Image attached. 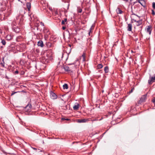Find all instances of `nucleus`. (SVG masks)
I'll use <instances>...</instances> for the list:
<instances>
[{
    "label": "nucleus",
    "mask_w": 155,
    "mask_h": 155,
    "mask_svg": "<svg viewBox=\"0 0 155 155\" xmlns=\"http://www.w3.org/2000/svg\"><path fill=\"white\" fill-rule=\"evenodd\" d=\"M33 148V149H34V150H36V148Z\"/></svg>",
    "instance_id": "obj_41"
},
{
    "label": "nucleus",
    "mask_w": 155,
    "mask_h": 155,
    "mask_svg": "<svg viewBox=\"0 0 155 155\" xmlns=\"http://www.w3.org/2000/svg\"><path fill=\"white\" fill-rule=\"evenodd\" d=\"M12 29L16 33L19 32L20 31L21 27L18 25L17 23L15 21H13L12 23Z\"/></svg>",
    "instance_id": "obj_1"
},
{
    "label": "nucleus",
    "mask_w": 155,
    "mask_h": 155,
    "mask_svg": "<svg viewBox=\"0 0 155 155\" xmlns=\"http://www.w3.org/2000/svg\"><path fill=\"white\" fill-rule=\"evenodd\" d=\"M134 90V88H132L131 89V90L129 91V94H130V93H131Z\"/></svg>",
    "instance_id": "obj_29"
},
{
    "label": "nucleus",
    "mask_w": 155,
    "mask_h": 155,
    "mask_svg": "<svg viewBox=\"0 0 155 155\" xmlns=\"http://www.w3.org/2000/svg\"><path fill=\"white\" fill-rule=\"evenodd\" d=\"M155 80V76L154 77H152L150 78L148 80V83L149 84H151L153 82H154Z\"/></svg>",
    "instance_id": "obj_8"
},
{
    "label": "nucleus",
    "mask_w": 155,
    "mask_h": 155,
    "mask_svg": "<svg viewBox=\"0 0 155 155\" xmlns=\"http://www.w3.org/2000/svg\"><path fill=\"white\" fill-rule=\"evenodd\" d=\"M140 28V29H139V31H140H140H141V30H142V26H141L140 27V28Z\"/></svg>",
    "instance_id": "obj_35"
},
{
    "label": "nucleus",
    "mask_w": 155,
    "mask_h": 155,
    "mask_svg": "<svg viewBox=\"0 0 155 155\" xmlns=\"http://www.w3.org/2000/svg\"><path fill=\"white\" fill-rule=\"evenodd\" d=\"M23 24V20L22 19H20V21L19 22L18 25L19 26L21 27V26Z\"/></svg>",
    "instance_id": "obj_21"
},
{
    "label": "nucleus",
    "mask_w": 155,
    "mask_h": 155,
    "mask_svg": "<svg viewBox=\"0 0 155 155\" xmlns=\"http://www.w3.org/2000/svg\"><path fill=\"white\" fill-rule=\"evenodd\" d=\"M132 25L131 24H129L127 26V30L129 31H131L132 30Z\"/></svg>",
    "instance_id": "obj_14"
},
{
    "label": "nucleus",
    "mask_w": 155,
    "mask_h": 155,
    "mask_svg": "<svg viewBox=\"0 0 155 155\" xmlns=\"http://www.w3.org/2000/svg\"><path fill=\"white\" fill-rule=\"evenodd\" d=\"M152 30V26L151 25L147 26L145 28V31L147 33H148L149 35H150Z\"/></svg>",
    "instance_id": "obj_2"
},
{
    "label": "nucleus",
    "mask_w": 155,
    "mask_h": 155,
    "mask_svg": "<svg viewBox=\"0 0 155 155\" xmlns=\"http://www.w3.org/2000/svg\"><path fill=\"white\" fill-rule=\"evenodd\" d=\"M104 71L105 73H107L109 72V68L108 66H106L104 68Z\"/></svg>",
    "instance_id": "obj_18"
},
{
    "label": "nucleus",
    "mask_w": 155,
    "mask_h": 155,
    "mask_svg": "<svg viewBox=\"0 0 155 155\" xmlns=\"http://www.w3.org/2000/svg\"><path fill=\"white\" fill-rule=\"evenodd\" d=\"M67 21V18H65L64 20H62L61 21L62 25H64L65 22Z\"/></svg>",
    "instance_id": "obj_20"
},
{
    "label": "nucleus",
    "mask_w": 155,
    "mask_h": 155,
    "mask_svg": "<svg viewBox=\"0 0 155 155\" xmlns=\"http://www.w3.org/2000/svg\"><path fill=\"white\" fill-rule=\"evenodd\" d=\"M64 89H67L68 88V86L67 84H65L63 86Z\"/></svg>",
    "instance_id": "obj_19"
},
{
    "label": "nucleus",
    "mask_w": 155,
    "mask_h": 155,
    "mask_svg": "<svg viewBox=\"0 0 155 155\" xmlns=\"http://www.w3.org/2000/svg\"><path fill=\"white\" fill-rule=\"evenodd\" d=\"M66 28V27H64V26H63L62 27V29H63V30H64Z\"/></svg>",
    "instance_id": "obj_36"
},
{
    "label": "nucleus",
    "mask_w": 155,
    "mask_h": 155,
    "mask_svg": "<svg viewBox=\"0 0 155 155\" xmlns=\"http://www.w3.org/2000/svg\"><path fill=\"white\" fill-rule=\"evenodd\" d=\"M31 108V104H28L25 107V110L28 112L30 111Z\"/></svg>",
    "instance_id": "obj_4"
},
{
    "label": "nucleus",
    "mask_w": 155,
    "mask_h": 155,
    "mask_svg": "<svg viewBox=\"0 0 155 155\" xmlns=\"http://www.w3.org/2000/svg\"><path fill=\"white\" fill-rule=\"evenodd\" d=\"M51 98L53 99H56L57 98V96L54 92H51L50 93Z\"/></svg>",
    "instance_id": "obj_5"
},
{
    "label": "nucleus",
    "mask_w": 155,
    "mask_h": 155,
    "mask_svg": "<svg viewBox=\"0 0 155 155\" xmlns=\"http://www.w3.org/2000/svg\"><path fill=\"white\" fill-rule=\"evenodd\" d=\"M40 24H41V25H42V26H44V23L43 22H41Z\"/></svg>",
    "instance_id": "obj_32"
},
{
    "label": "nucleus",
    "mask_w": 155,
    "mask_h": 155,
    "mask_svg": "<svg viewBox=\"0 0 155 155\" xmlns=\"http://www.w3.org/2000/svg\"><path fill=\"white\" fill-rule=\"evenodd\" d=\"M152 14L153 15H155V12H154V11L153 10H152Z\"/></svg>",
    "instance_id": "obj_31"
},
{
    "label": "nucleus",
    "mask_w": 155,
    "mask_h": 155,
    "mask_svg": "<svg viewBox=\"0 0 155 155\" xmlns=\"http://www.w3.org/2000/svg\"><path fill=\"white\" fill-rule=\"evenodd\" d=\"M18 71H16L15 72V74H18Z\"/></svg>",
    "instance_id": "obj_34"
},
{
    "label": "nucleus",
    "mask_w": 155,
    "mask_h": 155,
    "mask_svg": "<svg viewBox=\"0 0 155 155\" xmlns=\"http://www.w3.org/2000/svg\"><path fill=\"white\" fill-rule=\"evenodd\" d=\"M38 45L41 47H43V41H39L38 43Z\"/></svg>",
    "instance_id": "obj_12"
},
{
    "label": "nucleus",
    "mask_w": 155,
    "mask_h": 155,
    "mask_svg": "<svg viewBox=\"0 0 155 155\" xmlns=\"http://www.w3.org/2000/svg\"><path fill=\"white\" fill-rule=\"evenodd\" d=\"M62 120H65V119H64V118H62Z\"/></svg>",
    "instance_id": "obj_40"
},
{
    "label": "nucleus",
    "mask_w": 155,
    "mask_h": 155,
    "mask_svg": "<svg viewBox=\"0 0 155 155\" xmlns=\"http://www.w3.org/2000/svg\"><path fill=\"white\" fill-rule=\"evenodd\" d=\"M92 33V31L91 30H89V32L88 34L89 35V36H91V34Z\"/></svg>",
    "instance_id": "obj_28"
},
{
    "label": "nucleus",
    "mask_w": 155,
    "mask_h": 155,
    "mask_svg": "<svg viewBox=\"0 0 155 155\" xmlns=\"http://www.w3.org/2000/svg\"><path fill=\"white\" fill-rule=\"evenodd\" d=\"M147 96V94L143 95L140 98V101L138 102V103H141L142 102H144L146 99Z\"/></svg>",
    "instance_id": "obj_3"
},
{
    "label": "nucleus",
    "mask_w": 155,
    "mask_h": 155,
    "mask_svg": "<svg viewBox=\"0 0 155 155\" xmlns=\"http://www.w3.org/2000/svg\"><path fill=\"white\" fill-rule=\"evenodd\" d=\"M98 68L101 69L103 67V65L101 64H99L97 66Z\"/></svg>",
    "instance_id": "obj_24"
},
{
    "label": "nucleus",
    "mask_w": 155,
    "mask_h": 155,
    "mask_svg": "<svg viewBox=\"0 0 155 155\" xmlns=\"http://www.w3.org/2000/svg\"><path fill=\"white\" fill-rule=\"evenodd\" d=\"M152 7L153 9H155V2H153Z\"/></svg>",
    "instance_id": "obj_30"
},
{
    "label": "nucleus",
    "mask_w": 155,
    "mask_h": 155,
    "mask_svg": "<svg viewBox=\"0 0 155 155\" xmlns=\"http://www.w3.org/2000/svg\"><path fill=\"white\" fill-rule=\"evenodd\" d=\"M43 32L45 34V36H47L50 34L49 30L46 28H45L43 30Z\"/></svg>",
    "instance_id": "obj_7"
},
{
    "label": "nucleus",
    "mask_w": 155,
    "mask_h": 155,
    "mask_svg": "<svg viewBox=\"0 0 155 155\" xmlns=\"http://www.w3.org/2000/svg\"><path fill=\"white\" fill-rule=\"evenodd\" d=\"M22 39V37L21 36H19L17 37L16 38V40L17 41L19 42Z\"/></svg>",
    "instance_id": "obj_17"
},
{
    "label": "nucleus",
    "mask_w": 155,
    "mask_h": 155,
    "mask_svg": "<svg viewBox=\"0 0 155 155\" xmlns=\"http://www.w3.org/2000/svg\"><path fill=\"white\" fill-rule=\"evenodd\" d=\"M82 11V10L80 7H78L77 12L78 13H81Z\"/></svg>",
    "instance_id": "obj_25"
},
{
    "label": "nucleus",
    "mask_w": 155,
    "mask_h": 155,
    "mask_svg": "<svg viewBox=\"0 0 155 155\" xmlns=\"http://www.w3.org/2000/svg\"><path fill=\"white\" fill-rule=\"evenodd\" d=\"M116 11L117 14H121L122 13V11L119 8H117L116 9Z\"/></svg>",
    "instance_id": "obj_15"
},
{
    "label": "nucleus",
    "mask_w": 155,
    "mask_h": 155,
    "mask_svg": "<svg viewBox=\"0 0 155 155\" xmlns=\"http://www.w3.org/2000/svg\"><path fill=\"white\" fill-rule=\"evenodd\" d=\"M16 93V92L12 93L11 94V96L13 95L14 94H15V93Z\"/></svg>",
    "instance_id": "obj_33"
},
{
    "label": "nucleus",
    "mask_w": 155,
    "mask_h": 155,
    "mask_svg": "<svg viewBox=\"0 0 155 155\" xmlns=\"http://www.w3.org/2000/svg\"><path fill=\"white\" fill-rule=\"evenodd\" d=\"M1 43L3 45H5L6 44V42L5 40L3 39L2 40Z\"/></svg>",
    "instance_id": "obj_26"
},
{
    "label": "nucleus",
    "mask_w": 155,
    "mask_h": 155,
    "mask_svg": "<svg viewBox=\"0 0 155 155\" xmlns=\"http://www.w3.org/2000/svg\"><path fill=\"white\" fill-rule=\"evenodd\" d=\"M136 16H137V18H138V19H140V17H139V16H137V15H136Z\"/></svg>",
    "instance_id": "obj_39"
},
{
    "label": "nucleus",
    "mask_w": 155,
    "mask_h": 155,
    "mask_svg": "<svg viewBox=\"0 0 155 155\" xmlns=\"http://www.w3.org/2000/svg\"><path fill=\"white\" fill-rule=\"evenodd\" d=\"M81 57L83 58V61H85V54L84 53L82 55Z\"/></svg>",
    "instance_id": "obj_23"
},
{
    "label": "nucleus",
    "mask_w": 155,
    "mask_h": 155,
    "mask_svg": "<svg viewBox=\"0 0 155 155\" xmlns=\"http://www.w3.org/2000/svg\"><path fill=\"white\" fill-rule=\"evenodd\" d=\"M94 26L93 25L90 28V29H89V30H91L92 31V30L94 28Z\"/></svg>",
    "instance_id": "obj_27"
},
{
    "label": "nucleus",
    "mask_w": 155,
    "mask_h": 155,
    "mask_svg": "<svg viewBox=\"0 0 155 155\" xmlns=\"http://www.w3.org/2000/svg\"><path fill=\"white\" fill-rule=\"evenodd\" d=\"M133 6L132 7V12L133 13L130 16L131 18V21L132 22H136V20H135L133 18H134V16L135 15V14L133 13Z\"/></svg>",
    "instance_id": "obj_6"
},
{
    "label": "nucleus",
    "mask_w": 155,
    "mask_h": 155,
    "mask_svg": "<svg viewBox=\"0 0 155 155\" xmlns=\"http://www.w3.org/2000/svg\"><path fill=\"white\" fill-rule=\"evenodd\" d=\"M65 120H68V119H66Z\"/></svg>",
    "instance_id": "obj_43"
},
{
    "label": "nucleus",
    "mask_w": 155,
    "mask_h": 155,
    "mask_svg": "<svg viewBox=\"0 0 155 155\" xmlns=\"http://www.w3.org/2000/svg\"><path fill=\"white\" fill-rule=\"evenodd\" d=\"M138 2L143 7L145 5V3L144 0H138Z\"/></svg>",
    "instance_id": "obj_9"
},
{
    "label": "nucleus",
    "mask_w": 155,
    "mask_h": 155,
    "mask_svg": "<svg viewBox=\"0 0 155 155\" xmlns=\"http://www.w3.org/2000/svg\"><path fill=\"white\" fill-rule=\"evenodd\" d=\"M26 6L28 11H29L31 8V4L30 2H27L26 3Z\"/></svg>",
    "instance_id": "obj_13"
},
{
    "label": "nucleus",
    "mask_w": 155,
    "mask_h": 155,
    "mask_svg": "<svg viewBox=\"0 0 155 155\" xmlns=\"http://www.w3.org/2000/svg\"><path fill=\"white\" fill-rule=\"evenodd\" d=\"M79 104L78 103H76L73 107V109L75 110H77L79 108Z\"/></svg>",
    "instance_id": "obj_10"
},
{
    "label": "nucleus",
    "mask_w": 155,
    "mask_h": 155,
    "mask_svg": "<svg viewBox=\"0 0 155 155\" xmlns=\"http://www.w3.org/2000/svg\"><path fill=\"white\" fill-rule=\"evenodd\" d=\"M64 70L67 71H70L69 70V68L68 67L66 66L64 67Z\"/></svg>",
    "instance_id": "obj_22"
},
{
    "label": "nucleus",
    "mask_w": 155,
    "mask_h": 155,
    "mask_svg": "<svg viewBox=\"0 0 155 155\" xmlns=\"http://www.w3.org/2000/svg\"><path fill=\"white\" fill-rule=\"evenodd\" d=\"M16 19H18V17H17Z\"/></svg>",
    "instance_id": "obj_42"
},
{
    "label": "nucleus",
    "mask_w": 155,
    "mask_h": 155,
    "mask_svg": "<svg viewBox=\"0 0 155 155\" xmlns=\"http://www.w3.org/2000/svg\"><path fill=\"white\" fill-rule=\"evenodd\" d=\"M63 53H62L61 54V56H62L61 58H62V57H63Z\"/></svg>",
    "instance_id": "obj_37"
},
{
    "label": "nucleus",
    "mask_w": 155,
    "mask_h": 155,
    "mask_svg": "<svg viewBox=\"0 0 155 155\" xmlns=\"http://www.w3.org/2000/svg\"><path fill=\"white\" fill-rule=\"evenodd\" d=\"M139 77V81L138 82V83H139V82L140 81V77H139H139Z\"/></svg>",
    "instance_id": "obj_38"
},
{
    "label": "nucleus",
    "mask_w": 155,
    "mask_h": 155,
    "mask_svg": "<svg viewBox=\"0 0 155 155\" xmlns=\"http://www.w3.org/2000/svg\"><path fill=\"white\" fill-rule=\"evenodd\" d=\"M142 23V19L140 20L136 21V26H138L141 25Z\"/></svg>",
    "instance_id": "obj_11"
},
{
    "label": "nucleus",
    "mask_w": 155,
    "mask_h": 155,
    "mask_svg": "<svg viewBox=\"0 0 155 155\" xmlns=\"http://www.w3.org/2000/svg\"><path fill=\"white\" fill-rule=\"evenodd\" d=\"M86 121V120L85 119H78V123H84Z\"/></svg>",
    "instance_id": "obj_16"
}]
</instances>
